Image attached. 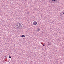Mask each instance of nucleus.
I'll return each instance as SVG.
<instances>
[{
    "instance_id": "nucleus-1",
    "label": "nucleus",
    "mask_w": 64,
    "mask_h": 64,
    "mask_svg": "<svg viewBox=\"0 0 64 64\" xmlns=\"http://www.w3.org/2000/svg\"><path fill=\"white\" fill-rule=\"evenodd\" d=\"M37 24V22L36 21H34L33 23V24L34 25H36Z\"/></svg>"
},
{
    "instance_id": "nucleus-2",
    "label": "nucleus",
    "mask_w": 64,
    "mask_h": 64,
    "mask_svg": "<svg viewBox=\"0 0 64 64\" xmlns=\"http://www.w3.org/2000/svg\"><path fill=\"white\" fill-rule=\"evenodd\" d=\"M16 26H17L18 28H20V26H19V25L17 24Z\"/></svg>"
},
{
    "instance_id": "nucleus-8",
    "label": "nucleus",
    "mask_w": 64,
    "mask_h": 64,
    "mask_svg": "<svg viewBox=\"0 0 64 64\" xmlns=\"http://www.w3.org/2000/svg\"><path fill=\"white\" fill-rule=\"evenodd\" d=\"M11 58V56H10L9 58Z\"/></svg>"
},
{
    "instance_id": "nucleus-11",
    "label": "nucleus",
    "mask_w": 64,
    "mask_h": 64,
    "mask_svg": "<svg viewBox=\"0 0 64 64\" xmlns=\"http://www.w3.org/2000/svg\"><path fill=\"white\" fill-rule=\"evenodd\" d=\"M41 43L42 44H43L42 42H41Z\"/></svg>"
},
{
    "instance_id": "nucleus-13",
    "label": "nucleus",
    "mask_w": 64,
    "mask_h": 64,
    "mask_svg": "<svg viewBox=\"0 0 64 64\" xmlns=\"http://www.w3.org/2000/svg\"><path fill=\"white\" fill-rule=\"evenodd\" d=\"M27 14L29 13V12H27Z\"/></svg>"
},
{
    "instance_id": "nucleus-12",
    "label": "nucleus",
    "mask_w": 64,
    "mask_h": 64,
    "mask_svg": "<svg viewBox=\"0 0 64 64\" xmlns=\"http://www.w3.org/2000/svg\"><path fill=\"white\" fill-rule=\"evenodd\" d=\"M48 45H50V44H48Z\"/></svg>"
},
{
    "instance_id": "nucleus-14",
    "label": "nucleus",
    "mask_w": 64,
    "mask_h": 64,
    "mask_svg": "<svg viewBox=\"0 0 64 64\" xmlns=\"http://www.w3.org/2000/svg\"><path fill=\"white\" fill-rule=\"evenodd\" d=\"M28 12V13H30V12Z\"/></svg>"
},
{
    "instance_id": "nucleus-3",
    "label": "nucleus",
    "mask_w": 64,
    "mask_h": 64,
    "mask_svg": "<svg viewBox=\"0 0 64 64\" xmlns=\"http://www.w3.org/2000/svg\"><path fill=\"white\" fill-rule=\"evenodd\" d=\"M22 23H20L19 24H17V25L18 24H19V26H21V24Z\"/></svg>"
},
{
    "instance_id": "nucleus-9",
    "label": "nucleus",
    "mask_w": 64,
    "mask_h": 64,
    "mask_svg": "<svg viewBox=\"0 0 64 64\" xmlns=\"http://www.w3.org/2000/svg\"><path fill=\"white\" fill-rule=\"evenodd\" d=\"M62 14H64V12H62Z\"/></svg>"
},
{
    "instance_id": "nucleus-15",
    "label": "nucleus",
    "mask_w": 64,
    "mask_h": 64,
    "mask_svg": "<svg viewBox=\"0 0 64 64\" xmlns=\"http://www.w3.org/2000/svg\"><path fill=\"white\" fill-rule=\"evenodd\" d=\"M60 16H61V15H60Z\"/></svg>"
},
{
    "instance_id": "nucleus-7",
    "label": "nucleus",
    "mask_w": 64,
    "mask_h": 64,
    "mask_svg": "<svg viewBox=\"0 0 64 64\" xmlns=\"http://www.w3.org/2000/svg\"><path fill=\"white\" fill-rule=\"evenodd\" d=\"M40 29L39 28H38V31H40Z\"/></svg>"
},
{
    "instance_id": "nucleus-6",
    "label": "nucleus",
    "mask_w": 64,
    "mask_h": 64,
    "mask_svg": "<svg viewBox=\"0 0 64 64\" xmlns=\"http://www.w3.org/2000/svg\"><path fill=\"white\" fill-rule=\"evenodd\" d=\"M21 26L20 27V28H21V29H22L23 28V27H22V25L20 26Z\"/></svg>"
},
{
    "instance_id": "nucleus-5",
    "label": "nucleus",
    "mask_w": 64,
    "mask_h": 64,
    "mask_svg": "<svg viewBox=\"0 0 64 64\" xmlns=\"http://www.w3.org/2000/svg\"><path fill=\"white\" fill-rule=\"evenodd\" d=\"M52 1H54V2H56V1H57V0H52Z\"/></svg>"
},
{
    "instance_id": "nucleus-10",
    "label": "nucleus",
    "mask_w": 64,
    "mask_h": 64,
    "mask_svg": "<svg viewBox=\"0 0 64 64\" xmlns=\"http://www.w3.org/2000/svg\"><path fill=\"white\" fill-rule=\"evenodd\" d=\"M45 46V44H44L43 45V46Z\"/></svg>"
},
{
    "instance_id": "nucleus-4",
    "label": "nucleus",
    "mask_w": 64,
    "mask_h": 64,
    "mask_svg": "<svg viewBox=\"0 0 64 64\" xmlns=\"http://www.w3.org/2000/svg\"><path fill=\"white\" fill-rule=\"evenodd\" d=\"M22 37V38H23V37H25V36H24V35H22V36H21Z\"/></svg>"
}]
</instances>
